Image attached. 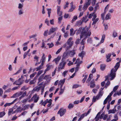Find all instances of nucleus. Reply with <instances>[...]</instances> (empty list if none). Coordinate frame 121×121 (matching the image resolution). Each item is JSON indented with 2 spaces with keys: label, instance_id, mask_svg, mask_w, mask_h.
<instances>
[{
  "label": "nucleus",
  "instance_id": "obj_1",
  "mask_svg": "<svg viewBox=\"0 0 121 121\" xmlns=\"http://www.w3.org/2000/svg\"><path fill=\"white\" fill-rule=\"evenodd\" d=\"M89 29V28L88 27H85L82 30L80 35V38H82L83 37H84V38L82 40L81 43V44L82 45H84V42L85 40L88 36H90L91 35L90 31H89L88 32Z\"/></svg>",
  "mask_w": 121,
  "mask_h": 121
},
{
  "label": "nucleus",
  "instance_id": "obj_2",
  "mask_svg": "<svg viewBox=\"0 0 121 121\" xmlns=\"http://www.w3.org/2000/svg\"><path fill=\"white\" fill-rule=\"evenodd\" d=\"M120 65L119 62H117L114 67V69L112 68L111 70L110 73L109 75L106 76L105 77V79H108V77H110V80H112L115 77L116 75L115 73L119 68Z\"/></svg>",
  "mask_w": 121,
  "mask_h": 121
},
{
  "label": "nucleus",
  "instance_id": "obj_3",
  "mask_svg": "<svg viewBox=\"0 0 121 121\" xmlns=\"http://www.w3.org/2000/svg\"><path fill=\"white\" fill-rule=\"evenodd\" d=\"M73 38L70 37L67 40L66 43L64 44L63 46L64 48L66 47L67 49L71 48L73 45L74 42L72 41Z\"/></svg>",
  "mask_w": 121,
  "mask_h": 121
},
{
  "label": "nucleus",
  "instance_id": "obj_4",
  "mask_svg": "<svg viewBox=\"0 0 121 121\" xmlns=\"http://www.w3.org/2000/svg\"><path fill=\"white\" fill-rule=\"evenodd\" d=\"M27 94L26 91L23 92L22 91H20L19 92L16 93L11 97L12 98H15L17 97H18L21 95H22L19 97L20 99L26 96Z\"/></svg>",
  "mask_w": 121,
  "mask_h": 121
},
{
  "label": "nucleus",
  "instance_id": "obj_5",
  "mask_svg": "<svg viewBox=\"0 0 121 121\" xmlns=\"http://www.w3.org/2000/svg\"><path fill=\"white\" fill-rule=\"evenodd\" d=\"M61 61L59 64L58 68V70L63 69H64L65 66L66 64V62L62 59Z\"/></svg>",
  "mask_w": 121,
  "mask_h": 121
},
{
  "label": "nucleus",
  "instance_id": "obj_6",
  "mask_svg": "<svg viewBox=\"0 0 121 121\" xmlns=\"http://www.w3.org/2000/svg\"><path fill=\"white\" fill-rule=\"evenodd\" d=\"M39 97L38 95L36 94H35L31 98L30 100L29 101L30 102L31 101L34 100V102H35L36 103L37 102L39 99Z\"/></svg>",
  "mask_w": 121,
  "mask_h": 121
},
{
  "label": "nucleus",
  "instance_id": "obj_7",
  "mask_svg": "<svg viewBox=\"0 0 121 121\" xmlns=\"http://www.w3.org/2000/svg\"><path fill=\"white\" fill-rule=\"evenodd\" d=\"M66 111V109H60L57 112L58 114H59L60 116L63 115Z\"/></svg>",
  "mask_w": 121,
  "mask_h": 121
},
{
  "label": "nucleus",
  "instance_id": "obj_8",
  "mask_svg": "<svg viewBox=\"0 0 121 121\" xmlns=\"http://www.w3.org/2000/svg\"><path fill=\"white\" fill-rule=\"evenodd\" d=\"M108 8L109 5L108 4L105 8L104 13H102L101 14V17L103 20H104V16L106 13V11L108 10Z\"/></svg>",
  "mask_w": 121,
  "mask_h": 121
},
{
  "label": "nucleus",
  "instance_id": "obj_9",
  "mask_svg": "<svg viewBox=\"0 0 121 121\" xmlns=\"http://www.w3.org/2000/svg\"><path fill=\"white\" fill-rule=\"evenodd\" d=\"M93 75L92 74H90L88 78L86 81V82L88 84V85L89 86L91 80L92 78L93 77Z\"/></svg>",
  "mask_w": 121,
  "mask_h": 121
},
{
  "label": "nucleus",
  "instance_id": "obj_10",
  "mask_svg": "<svg viewBox=\"0 0 121 121\" xmlns=\"http://www.w3.org/2000/svg\"><path fill=\"white\" fill-rule=\"evenodd\" d=\"M21 78H19L17 81H15L13 83V84H16L17 85H20L23 83V82L21 81Z\"/></svg>",
  "mask_w": 121,
  "mask_h": 121
},
{
  "label": "nucleus",
  "instance_id": "obj_11",
  "mask_svg": "<svg viewBox=\"0 0 121 121\" xmlns=\"http://www.w3.org/2000/svg\"><path fill=\"white\" fill-rule=\"evenodd\" d=\"M61 57L60 56H58L56 58H55L52 61H54L56 64H57L59 61Z\"/></svg>",
  "mask_w": 121,
  "mask_h": 121
},
{
  "label": "nucleus",
  "instance_id": "obj_12",
  "mask_svg": "<svg viewBox=\"0 0 121 121\" xmlns=\"http://www.w3.org/2000/svg\"><path fill=\"white\" fill-rule=\"evenodd\" d=\"M85 54V52L84 51H82L81 52L79 53L78 54V56L79 57H81V60L83 59V57Z\"/></svg>",
  "mask_w": 121,
  "mask_h": 121
},
{
  "label": "nucleus",
  "instance_id": "obj_13",
  "mask_svg": "<svg viewBox=\"0 0 121 121\" xmlns=\"http://www.w3.org/2000/svg\"><path fill=\"white\" fill-rule=\"evenodd\" d=\"M75 53L74 50H72L69 51V55L71 57H72L75 54Z\"/></svg>",
  "mask_w": 121,
  "mask_h": 121
},
{
  "label": "nucleus",
  "instance_id": "obj_14",
  "mask_svg": "<svg viewBox=\"0 0 121 121\" xmlns=\"http://www.w3.org/2000/svg\"><path fill=\"white\" fill-rule=\"evenodd\" d=\"M94 79H93L91 81L90 84H91L90 87L91 88H94L95 86V84L94 83Z\"/></svg>",
  "mask_w": 121,
  "mask_h": 121
},
{
  "label": "nucleus",
  "instance_id": "obj_15",
  "mask_svg": "<svg viewBox=\"0 0 121 121\" xmlns=\"http://www.w3.org/2000/svg\"><path fill=\"white\" fill-rule=\"evenodd\" d=\"M82 61L81 60L80 61L79 59H77L76 60L75 62L74 63V64H77V65H78L80 66V64L82 63Z\"/></svg>",
  "mask_w": 121,
  "mask_h": 121
},
{
  "label": "nucleus",
  "instance_id": "obj_16",
  "mask_svg": "<svg viewBox=\"0 0 121 121\" xmlns=\"http://www.w3.org/2000/svg\"><path fill=\"white\" fill-rule=\"evenodd\" d=\"M41 87L42 86H36L33 89V91L38 92L39 91Z\"/></svg>",
  "mask_w": 121,
  "mask_h": 121
},
{
  "label": "nucleus",
  "instance_id": "obj_17",
  "mask_svg": "<svg viewBox=\"0 0 121 121\" xmlns=\"http://www.w3.org/2000/svg\"><path fill=\"white\" fill-rule=\"evenodd\" d=\"M116 106H115L114 108L112 110H110L108 111V114L111 113H114L116 111V109L115 108Z\"/></svg>",
  "mask_w": 121,
  "mask_h": 121
},
{
  "label": "nucleus",
  "instance_id": "obj_18",
  "mask_svg": "<svg viewBox=\"0 0 121 121\" xmlns=\"http://www.w3.org/2000/svg\"><path fill=\"white\" fill-rule=\"evenodd\" d=\"M68 54L69 55V52H65L64 53L63 58L64 59L67 58L68 57Z\"/></svg>",
  "mask_w": 121,
  "mask_h": 121
},
{
  "label": "nucleus",
  "instance_id": "obj_19",
  "mask_svg": "<svg viewBox=\"0 0 121 121\" xmlns=\"http://www.w3.org/2000/svg\"><path fill=\"white\" fill-rule=\"evenodd\" d=\"M88 20V19L87 18V16H86L85 17H83L82 19V22H86Z\"/></svg>",
  "mask_w": 121,
  "mask_h": 121
},
{
  "label": "nucleus",
  "instance_id": "obj_20",
  "mask_svg": "<svg viewBox=\"0 0 121 121\" xmlns=\"http://www.w3.org/2000/svg\"><path fill=\"white\" fill-rule=\"evenodd\" d=\"M82 21L80 20L77 21L76 23L75 26H80L82 24Z\"/></svg>",
  "mask_w": 121,
  "mask_h": 121
},
{
  "label": "nucleus",
  "instance_id": "obj_21",
  "mask_svg": "<svg viewBox=\"0 0 121 121\" xmlns=\"http://www.w3.org/2000/svg\"><path fill=\"white\" fill-rule=\"evenodd\" d=\"M51 78V77L49 76V75H47L45 76L43 79H47L48 81H49L50 80Z\"/></svg>",
  "mask_w": 121,
  "mask_h": 121
},
{
  "label": "nucleus",
  "instance_id": "obj_22",
  "mask_svg": "<svg viewBox=\"0 0 121 121\" xmlns=\"http://www.w3.org/2000/svg\"><path fill=\"white\" fill-rule=\"evenodd\" d=\"M23 13V11L22 9H19L18 10V14L19 15H21Z\"/></svg>",
  "mask_w": 121,
  "mask_h": 121
},
{
  "label": "nucleus",
  "instance_id": "obj_23",
  "mask_svg": "<svg viewBox=\"0 0 121 121\" xmlns=\"http://www.w3.org/2000/svg\"><path fill=\"white\" fill-rule=\"evenodd\" d=\"M106 65L105 64H102L100 65V69L102 71L104 70L105 68Z\"/></svg>",
  "mask_w": 121,
  "mask_h": 121
},
{
  "label": "nucleus",
  "instance_id": "obj_24",
  "mask_svg": "<svg viewBox=\"0 0 121 121\" xmlns=\"http://www.w3.org/2000/svg\"><path fill=\"white\" fill-rule=\"evenodd\" d=\"M52 67V65H51L50 64H48L46 65L47 68L46 69L48 71Z\"/></svg>",
  "mask_w": 121,
  "mask_h": 121
},
{
  "label": "nucleus",
  "instance_id": "obj_25",
  "mask_svg": "<svg viewBox=\"0 0 121 121\" xmlns=\"http://www.w3.org/2000/svg\"><path fill=\"white\" fill-rule=\"evenodd\" d=\"M103 92H100L99 91L98 94L97 95V99H99L100 97H101L103 95Z\"/></svg>",
  "mask_w": 121,
  "mask_h": 121
},
{
  "label": "nucleus",
  "instance_id": "obj_26",
  "mask_svg": "<svg viewBox=\"0 0 121 121\" xmlns=\"http://www.w3.org/2000/svg\"><path fill=\"white\" fill-rule=\"evenodd\" d=\"M51 30V31L53 33L54 31H56L58 29V28L57 27L54 28L53 27H52L50 29Z\"/></svg>",
  "mask_w": 121,
  "mask_h": 121
},
{
  "label": "nucleus",
  "instance_id": "obj_27",
  "mask_svg": "<svg viewBox=\"0 0 121 121\" xmlns=\"http://www.w3.org/2000/svg\"><path fill=\"white\" fill-rule=\"evenodd\" d=\"M99 3H98L96 4L95 6V7L94 10V12H95L96 10L97 9H99Z\"/></svg>",
  "mask_w": 121,
  "mask_h": 121
},
{
  "label": "nucleus",
  "instance_id": "obj_28",
  "mask_svg": "<svg viewBox=\"0 0 121 121\" xmlns=\"http://www.w3.org/2000/svg\"><path fill=\"white\" fill-rule=\"evenodd\" d=\"M121 95V90L118 92L117 91V92L115 93L113 95L114 97H116L117 95Z\"/></svg>",
  "mask_w": 121,
  "mask_h": 121
},
{
  "label": "nucleus",
  "instance_id": "obj_29",
  "mask_svg": "<svg viewBox=\"0 0 121 121\" xmlns=\"http://www.w3.org/2000/svg\"><path fill=\"white\" fill-rule=\"evenodd\" d=\"M85 116H86V115L85 114V113L82 114L81 116L78 119V121H80Z\"/></svg>",
  "mask_w": 121,
  "mask_h": 121
},
{
  "label": "nucleus",
  "instance_id": "obj_30",
  "mask_svg": "<svg viewBox=\"0 0 121 121\" xmlns=\"http://www.w3.org/2000/svg\"><path fill=\"white\" fill-rule=\"evenodd\" d=\"M110 16V14L109 13H108L106 16V17L105 18V19L106 20H107L110 19L111 18Z\"/></svg>",
  "mask_w": 121,
  "mask_h": 121
},
{
  "label": "nucleus",
  "instance_id": "obj_31",
  "mask_svg": "<svg viewBox=\"0 0 121 121\" xmlns=\"http://www.w3.org/2000/svg\"><path fill=\"white\" fill-rule=\"evenodd\" d=\"M113 91H111V92L110 93L109 95H108L107 96L108 98L109 99V102H110L112 100V98L111 97V96L113 94Z\"/></svg>",
  "mask_w": 121,
  "mask_h": 121
},
{
  "label": "nucleus",
  "instance_id": "obj_32",
  "mask_svg": "<svg viewBox=\"0 0 121 121\" xmlns=\"http://www.w3.org/2000/svg\"><path fill=\"white\" fill-rule=\"evenodd\" d=\"M22 110H23V109L21 107H19L15 110V111H17V112H20Z\"/></svg>",
  "mask_w": 121,
  "mask_h": 121
},
{
  "label": "nucleus",
  "instance_id": "obj_33",
  "mask_svg": "<svg viewBox=\"0 0 121 121\" xmlns=\"http://www.w3.org/2000/svg\"><path fill=\"white\" fill-rule=\"evenodd\" d=\"M70 35H73L75 33L76 30L74 31V32H73V28H72L70 29Z\"/></svg>",
  "mask_w": 121,
  "mask_h": 121
},
{
  "label": "nucleus",
  "instance_id": "obj_34",
  "mask_svg": "<svg viewBox=\"0 0 121 121\" xmlns=\"http://www.w3.org/2000/svg\"><path fill=\"white\" fill-rule=\"evenodd\" d=\"M117 33L116 31L114 30L112 33V36L113 37L115 38L117 36Z\"/></svg>",
  "mask_w": 121,
  "mask_h": 121
},
{
  "label": "nucleus",
  "instance_id": "obj_35",
  "mask_svg": "<svg viewBox=\"0 0 121 121\" xmlns=\"http://www.w3.org/2000/svg\"><path fill=\"white\" fill-rule=\"evenodd\" d=\"M65 78L64 79L62 80H60L59 81V84L62 85H63L65 82Z\"/></svg>",
  "mask_w": 121,
  "mask_h": 121
},
{
  "label": "nucleus",
  "instance_id": "obj_36",
  "mask_svg": "<svg viewBox=\"0 0 121 121\" xmlns=\"http://www.w3.org/2000/svg\"><path fill=\"white\" fill-rule=\"evenodd\" d=\"M99 20V18H97L94 19L93 21V22L92 24V25H95L97 22Z\"/></svg>",
  "mask_w": 121,
  "mask_h": 121
},
{
  "label": "nucleus",
  "instance_id": "obj_37",
  "mask_svg": "<svg viewBox=\"0 0 121 121\" xmlns=\"http://www.w3.org/2000/svg\"><path fill=\"white\" fill-rule=\"evenodd\" d=\"M105 37V35H103L102 36L101 39V43H102L104 42V39Z\"/></svg>",
  "mask_w": 121,
  "mask_h": 121
},
{
  "label": "nucleus",
  "instance_id": "obj_38",
  "mask_svg": "<svg viewBox=\"0 0 121 121\" xmlns=\"http://www.w3.org/2000/svg\"><path fill=\"white\" fill-rule=\"evenodd\" d=\"M74 107V105L72 103H70L69 104L68 106V108L69 109H70Z\"/></svg>",
  "mask_w": 121,
  "mask_h": 121
},
{
  "label": "nucleus",
  "instance_id": "obj_39",
  "mask_svg": "<svg viewBox=\"0 0 121 121\" xmlns=\"http://www.w3.org/2000/svg\"><path fill=\"white\" fill-rule=\"evenodd\" d=\"M78 17L77 16H75L73 17V18L71 20V22L72 23H73L74 21H75L77 19Z\"/></svg>",
  "mask_w": 121,
  "mask_h": 121
},
{
  "label": "nucleus",
  "instance_id": "obj_40",
  "mask_svg": "<svg viewBox=\"0 0 121 121\" xmlns=\"http://www.w3.org/2000/svg\"><path fill=\"white\" fill-rule=\"evenodd\" d=\"M79 68L80 66L76 65V67L75 68V73H76L79 70Z\"/></svg>",
  "mask_w": 121,
  "mask_h": 121
},
{
  "label": "nucleus",
  "instance_id": "obj_41",
  "mask_svg": "<svg viewBox=\"0 0 121 121\" xmlns=\"http://www.w3.org/2000/svg\"><path fill=\"white\" fill-rule=\"evenodd\" d=\"M95 12H94V13H93V18L92 19V20L93 21L94 19H96L95 18H96L97 16L96 14L95 13Z\"/></svg>",
  "mask_w": 121,
  "mask_h": 121
},
{
  "label": "nucleus",
  "instance_id": "obj_42",
  "mask_svg": "<svg viewBox=\"0 0 121 121\" xmlns=\"http://www.w3.org/2000/svg\"><path fill=\"white\" fill-rule=\"evenodd\" d=\"M29 106V105H25L22 108L23 109V110H25L26 109H28V107Z\"/></svg>",
  "mask_w": 121,
  "mask_h": 121
},
{
  "label": "nucleus",
  "instance_id": "obj_43",
  "mask_svg": "<svg viewBox=\"0 0 121 121\" xmlns=\"http://www.w3.org/2000/svg\"><path fill=\"white\" fill-rule=\"evenodd\" d=\"M47 11H48V17H50V13L51 11V9H47Z\"/></svg>",
  "mask_w": 121,
  "mask_h": 121
},
{
  "label": "nucleus",
  "instance_id": "obj_44",
  "mask_svg": "<svg viewBox=\"0 0 121 121\" xmlns=\"http://www.w3.org/2000/svg\"><path fill=\"white\" fill-rule=\"evenodd\" d=\"M108 98V97H107L104 100V101L103 104L104 105H105L107 102L108 100V102H109V99Z\"/></svg>",
  "mask_w": 121,
  "mask_h": 121
},
{
  "label": "nucleus",
  "instance_id": "obj_45",
  "mask_svg": "<svg viewBox=\"0 0 121 121\" xmlns=\"http://www.w3.org/2000/svg\"><path fill=\"white\" fill-rule=\"evenodd\" d=\"M87 76H88V75H85V76L84 78L82 80V82L83 83H84L85 82V81L87 77Z\"/></svg>",
  "mask_w": 121,
  "mask_h": 121
},
{
  "label": "nucleus",
  "instance_id": "obj_46",
  "mask_svg": "<svg viewBox=\"0 0 121 121\" xmlns=\"http://www.w3.org/2000/svg\"><path fill=\"white\" fill-rule=\"evenodd\" d=\"M35 78H34L29 83L30 84H34L35 82L36 81L35 80Z\"/></svg>",
  "mask_w": 121,
  "mask_h": 121
},
{
  "label": "nucleus",
  "instance_id": "obj_47",
  "mask_svg": "<svg viewBox=\"0 0 121 121\" xmlns=\"http://www.w3.org/2000/svg\"><path fill=\"white\" fill-rule=\"evenodd\" d=\"M80 86H81V85L77 84H76L73 85L72 88H76Z\"/></svg>",
  "mask_w": 121,
  "mask_h": 121
},
{
  "label": "nucleus",
  "instance_id": "obj_48",
  "mask_svg": "<svg viewBox=\"0 0 121 121\" xmlns=\"http://www.w3.org/2000/svg\"><path fill=\"white\" fill-rule=\"evenodd\" d=\"M28 89V88L26 87V86H24L21 88V90H23V91H25L27 90Z\"/></svg>",
  "mask_w": 121,
  "mask_h": 121
},
{
  "label": "nucleus",
  "instance_id": "obj_49",
  "mask_svg": "<svg viewBox=\"0 0 121 121\" xmlns=\"http://www.w3.org/2000/svg\"><path fill=\"white\" fill-rule=\"evenodd\" d=\"M118 86L117 85V86H115L113 88V92H115L117 90V89L118 87Z\"/></svg>",
  "mask_w": 121,
  "mask_h": 121
},
{
  "label": "nucleus",
  "instance_id": "obj_50",
  "mask_svg": "<svg viewBox=\"0 0 121 121\" xmlns=\"http://www.w3.org/2000/svg\"><path fill=\"white\" fill-rule=\"evenodd\" d=\"M23 7V4L19 3L18 4V8L19 9H22Z\"/></svg>",
  "mask_w": 121,
  "mask_h": 121
},
{
  "label": "nucleus",
  "instance_id": "obj_51",
  "mask_svg": "<svg viewBox=\"0 0 121 121\" xmlns=\"http://www.w3.org/2000/svg\"><path fill=\"white\" fill-rule=\"evenodd\" d=\"M62 19V17L60 16L58 17V22L59 23H60Z\"/></svg>",
  "mask_w": 121,
  "mask_h": 121
},
{
  "label": "nucleus",
  "instance_id": "obj_52",
  "mask_svg": "<svg viewBox=\"0 0 121 121\" xmlns=\"http://www.w3.org/2000/svg\"><path fill=\"white\" fill-rule=\"evenodd\" d=\"M13 111V109L12 108H10L9 109L8 112V115L9 116L11 114V113Z\"/></svg>",
  "mask_w": 121,
  "mask_h": 121
},
{
  "label": "nucleus",
  "instance_id": "obj_53",
  "mask_svg": "<svg viewBox=\"0 0 121 121\" xmlns=\"http://www.w3.org/2000/svg\"><path fill=\"white\" fill-rule=\"evenodd\" d=\"M43 68V67H42V66H39V67H37L36 68H35L34 69L35 70L36 69V71H38L39 70L41 69H42Z\"/></svg>",
  "mask_w": 121,
  "mask_h": 121
},
{
  "label": "nucleus",
  "instance_id": "obj_54",
  "mask_svg": "<svg viewBox=\"0 0 121 121\" xmlns=\"http://www.w3.org/2000/svg\"><path fill=\"white\" fill-rule=\"evenodd\" d=\"M98 99H97V96H94L93 98L92 102H95L96 99L98 100Z\"/></svg>",
  "mask_w": 121,
  "mask_h": 121
},
{
  "label": "nucleus",
  "instance_id": "obj_55",
  "mask_svg": "<svg viewBox=\"0 0 121 121\" xmlns=\"http://www.w3.org/2000/svg\"><path fill=\"white\" fill-rule=\"evenodd\" d=\"M5 113L4 112H0V116L1 117H2L5 114Z\"/></svg>",
  "mask_w": 121,
  "mask_h": 121
},
{
  "label": "nucleus",
  "instance_id": "obj_56",
  "mask_svg": "<svg viewBox=\"0 0 121 121\" xmlns=\"http://www.w3.org/2000/svg\"><path fill=\"white\" fill-rule=\"evenodd\" d=\"M99 118H100V116H96L94 119L95 120V121H98L99 120Z\"/></svg>",
  "mask_w": 121,
  "mask_h": 121
},
{
  "label": "nucleus",
  "instance_id": "obj_57",
  "mask_svg": "<svg viewBox=\"0 0 121 121\" xmlns=\"http://www.w3.org/2000/svg\"><path fill=\"white\" fill-rule=\"evenodd\" d=\"M110 81H108V82H107L105 85V87L106 88H107L108 86L110 85Z\"/></svg>",
  "mask_w": 121,
  "mask_h": 121
},
{
  "label": "nucleus",
  "instance_id": "obj_58",
  "mask_svg": "<svg viewBox=\"0 0 121 121\" xmlns=\"http://www.w3.org/2000/svg\"><path fill=\"white\" fill-rule=\"evenodd\" d=\"M47 45L49 46V48L52 47L54 46V44L52 43L51 44L48 43H47Z\"/></svg>",
  "mask_w": 121,
  "mask_h": 121
},
{
  "label": "nucleus",
  "instance_id": "obj_59",
  "mask_svg": "<svg viewBox=\"0 0 121 121\" xmlns=\"http://www.w3.org/2000/svg\"><path fill=\"white\" fill-rule=\"evenodd\" d=\"M45 86L44 85H43L42 87V88L41 91V95H42L43 94V92L44 91V87H45Z\"/></svg>",
  "mask_w": 121,
  "mask_h": 121
},
{
  "label": "nucleus",
  "instance_id": "obj_60",
  "mask_svg": "<svg viewBox=\"0 0 121 121\" xmlns=\"http://www.w3.org/2000/svg\"><path fill=\"white\" fill-rule=\"evenodd\" d=\"M36 72H34V73L32 74H31L30 76V78H32L33 77H34L35 75L36 74Z\"/></svg>",
  "mask_w": 121,
  "mask_h": 121
},
{
  "label": "nucleus",
  "instance_id": "obj_61",
  "mask_svg": "<svg viewBox=\"0 0 121 121\" xmlns=\"http://www.w3.org/2000/svg\"><path fill=\"white\" fill-rule=\"evenodd\" d=\"M45 23H46L49 26V23L48 20V19L47 18L46 19L45 21Z\"/></svg>",
  "mask_w": 121,
  "mask_h": 121
},
{
  "label": "nucleus",
  "instance_id": "obj_62",
  "mask_svg": "<svg viewBox=\"0 0 121 121\" xmlns=\"http://www.w3.org/2000/svg\"><path fill=\"white\" fill-rule=\"evenodd\" d=\"M12 104L11 103H6L4 105V106L5 107H6L7 106H9L10 105Z\"/></svg>",
  "mask_w": 121,
  "mask_h": 121
},
{
  "label": "nucleus",
  "instance_id": "obj_63",
  "mask_svg": "<svg viewBox=\"0 0 121 121\" xmlns=\"http://www.w3.org/2000/svg\"><path fill=\"white\" fill-rule=\"evenodd\" d=\"M88 6L87 5H86V4H85L84 5L83 9L84 10H85L87 9Z\"/></svg>",
  "mask_w": 121,
  "mask_h": 121
},
{
  "label": "nucleus",
  "instance_id": "obj_64",
  "mask_svg": "<svg viewBox=\"0 0 121 121\" xmlns=\"http://www.w3.org/2000/svg\"><path fill=\"white\" fill-rule=\"evenodd\" d=\"M62 49V47L60 48L56 52V54H58L61 51Z\"/></svg>",
  "mask_w": 121,
  "mask_h": 121
}]
</instances>
